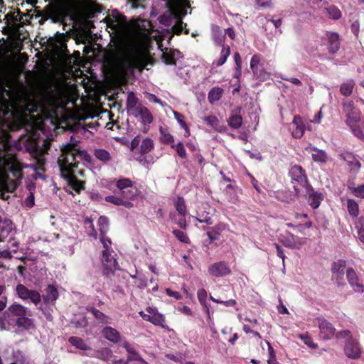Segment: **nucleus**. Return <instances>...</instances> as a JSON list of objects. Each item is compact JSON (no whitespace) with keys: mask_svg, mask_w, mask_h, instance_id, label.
<instances>
[{"mask_svg":"<svg viewBox=\"0 0 364 364\" xmlns=\"http://www.w3.org/2000/svg\"><path fill=\"white\" fill-rule=\"evenodd\" d=\"M58 165L62 177L67 181V191L79 192L83 188V182L77 179L76 174L83 176L84 171L79 168L80 162L87 166L90 156L85 151H80L73 146L68 145L62 150Z\"/></svg>","mask_w":364,"mask_h":364,"instance_id":"obj_1","label":"nucleus"},{"mask_svg":"<svg viewBox=\"0 0 364 364\" xmlns=\"http://www.w3.org/2000/svg\"><path fill=\"white\" fill-rule=\"evenodd\" d=\"M36 110L31 104L27 105L24 110H19L16 113L11 114V118L5 121V126L11 131H18L23 129L28 134L27 139H31L33 136L31 132L36 127V120L31 112Z\"/></svg>","mask_w":364,"mask_h":364,"instance_id":"obj_2","label":"nucleus"},{"mask_svg":"<svg viewBox=\"0 0 364 364\" xmlns=\"http://www.w3.org/2000/svg\"><path fill=\"white\" fill-rule=\"evenodd\" d=\"M4 167L0 172V195L4 198V192H13L16 188V183L9 180L6 171H10L16 178L21 177V171L23 168L28 167L23 164L20 160L14 156H9L4 160Z\"/></svg>","mask_w":364,"mask_h":364,"instance_id":"obj_3","label":"nucleus"},{"mask_svg":"<svg viewBox=\"0 0 364 364\" xmlns=\"http://www.w3.org/2000/svg\"><path fill=\"white\" fill-rule=\"evenodd\" d=\"M186 4L184 9H180L178 11L168 9L165 13L160 15L158 18L160 23L166 27H169L174 21V25L171 27V31L176 35H180L184 30V33L188 34L189 31L186 29V23L182 21V18L187 14L186 8L190 7V4L187 0H183Z\"/></svg>","mask_w":364,"mask_h":364,"instance_id":"obj_4","label":"nucleus"},{"mask_svg":"<svg viewBox=\"0 0 364 364\" xmlns=\"http://www.w3.org/2000/svg\"><path fill=\"white\" fill-rule=\"evenodd\" d=\"M111 240L109 237L101 238V245L103 250H102V263L103 264V274L106 277H110L114 274L115 270L119 269V265L117 263L114 256L110 251Z\"/></svg>","mask_w":364,"mask_h":364,"instance_id":"obj_5","label":"nucleus"},{"mask_svg":"<svg viewBox=\"0 0 364 364\" xmlns=\"http://www.w3.org/2000/svg\"><path fill=\"white\" fill-rule=\"evenodd\" d=\"M102 21L105 23L107 28H110L113 33H123L128 28L127 17L117 9H113L111 14L107 15Z\"/></svg>","mask_w":364,"mask_h":364,"instance_id":"obj_6","label":"nucleus"},{"mask_svg":"<svg viewBox=\"0 0 364 364\" xmlns=\"http://www.w3.org/2000/svg\"><path fill=\"white\" fill-rule=\"evenodd\" d=\"M50 148V143L47 141H43L42 144L40 145V141L33 142L27 148V150L31 153L32 156L36 160L38 168L43 170V166L45 163V154ZM31 167L36 170V166L32 165Z\"/></svg>","mask_w":364,"mask_h":364,"instance_id":"obj_7","label":"nucleus"},{"mask_svg":"<svg viewBox=\"0 0 364 364\" xmlns=\"http://www.w3.org/2000/svg\"><path fill=\"white\" fill-rule=\"evenodd\" d=\"M18 296L23 301H29L38 306L41 300L40 294L35 290L28 289L23 284H18L16 287Z\"/></svg>","mask_w":364,"mask_h":364,"instance_id":"obj_8","label":"nucleus"},{"mask_svg":"<svg viewBox=\"0 0 364 364\" xmlns=\"http://www.w3.org/2000/svg\"><path fill=\"white\" fill-rule=\"evenodd\" d=\"M346 266V262L343 259H338L332 264V280L334 281L339 287H343L346 285L344 282Z\"/></svg>","mask_w":364,"mask_h":364,"instance_id":"obj_9","label":"nucleus"},{"mask_svg":"<svg viewBox=\"0 0 364 364\" xmlns=\"http://www.w3.org/2000/svg\"><path fill=\"white\" fill-rule=\"evenodd\" d=\"M305 197L308 204L313 208L316 209L320 206L324 199V195L319 191L315 190L310 184L305 188Z\"/></svg>","mask_w":364,"mask_h":364,"instance_id":"obj_10","label":"nucleus"},{"mask_svg":"<svg viewBox=\"0 0 364 364\" xmlns=\"http://www.w3.org/2000/svg\"><path fill=\"white\" fill-rule=\"evenodd\" d=\"M292 182H296L304 188L309 186L305 170L299 165L292 166L289 171Z\"/></svg>","mask_w":364,"mask_h":364,"instance_id":"obj_11","label":"nucleus"},{"mask_svg":"<svg viewBox=\"0 0 364 364\" xmlns=\"http://www.w3.org/2000/svg\"><path fill=\"white\" fill-rule=\"evenodd\" d=\"M318 327L320 329V337L323 340H330L336 333V328L331 323L323 318H318Z\"/></svg>","mask_w":364,"mask_h":364,"instance_id":"obj_12","label":"nucleus"},{"mask_svg":"<svg viewBox=\"0 0 364 364\" xmlns=\"http://www.w3.org/2000/svg\"><path fill=\"white\" fill-rule=\"evenodd\" d=\"M209 274L215 277H222L231 273V270L228 263L221 261L211 264L208 269Z\"/></svg>","mask_w":364,"mask_h":364,"instance_id":"obj_13","label":"nucleus"},{"mask_svg":"<svg viewBox=\"0 0 364 364\" xmlns=\"http://www.w3.org/2000/svg\"><path fill=\"white\" fill-rule=\"evenodd\" d=\"M344 352L349 358L357 359L360 357L361 350L358 341L355 338L346 341Z\"/></svg>","mask_w":364,"mask_h":364,"instance_id":"obj_14","label":"nucleus"},{"mask_svg":"<svg viewBox=\"0 0 364 364\" xmlns=\"http://www.w3.org/2000/svg\"><path fill=\"white\" fill-rule=\"evenodd\" d=\"M346 277L349 284L353 287L355 292L363 293L364 286L359 282V278L357 273L353 268H348L346 271Z\"/></svg>","mask_w":364,"mask_h":364,"instance_id":"obj_15","label":"nucleus"},{"mask_svg":"<svg viewBox=\"0 0 364 364\" xmlns=\"http://www.w3.org/2000/svg\"><path fill=\"white\" fill-rule=\"evenodd\" d=\"M292 136L296 139L301 138L304 132V124L299 115H295L292 122Z\"/></svg>","mask_w":364,"mask_h":364,"instance_id":"obj_16","label":"nucleus"},{"mask_svg":"<svg viewBox=\"0 0 364 364\" xmlns=\"http://www.w3.org/2000/svg\"><path fill=\"white\" fill-rule=\"evenodd\" d=\"M103 336L114 343H117L121 341V335L118 331L110 326H105L102 330Z\"/></svg>","mask_w":364,"mask_h":364,"instance_id":"obj_17","label":"nucleus"},{"mask_svg":"<svg viewBox=\"0 0 364 364\" xmlns=\"http://www.w3.org/2000/svg\"><path fill=\"white\" fill-rule=\"evenodd\" d=\"M328 50L331 54H335L340 48L339 36L336 33H328Z\"/></svg>","mask_w":364,"mask_h":364,"instance_id":"obj_18","label":"nucleus"},{"mask_svg":"<svg viewBox=\"0 0 364 364\" xmlns=\"http://www.w3.org/2000/svg\"><path fill=\"white\" fill-rule=\"evenodd\" d=\"M182 58L181 53L178 50L170 49L163 53L162 59L166 65H176V60Z\"/></svg>","mask_w":364,"mask_h":364,"instance_id":"obj_19","label":"nucleus"},{"mask_svg":"<svg viewBox=\"0 0 364 364\" xmlns=\"http://www.w3.org/2000/svg\"><path fill=\"white\" fill-rule=\"evenodd\" d=\"M240 111L241 108L240 107H237L228 119V125L232 129H237L242 125V118L240 114Z\"/></svg>","mask_w":364,"mask_h":364,"instance_id":"obj_20","label":"nucleus"},{"mask_svg":"<svg viewBox=\"0 0 364 364\" xmlns=\"http://www.w3.org/2000/svg\"><path fill=\"white\" fill-rule=\"evenodd\" d=\"M46 293L43 295V299L46 304H53L58 298V291L53 285H48L46 288Z\"/></svg>","mask_w":364,"mask_h":364,"instance_id":"obj_21","label":"nucleus"},{"mask_svg":"<svg viewBox=\"0 0 364 364\" xmlns=\"http://www.w3.org/2000/svg\"><path fill=\"white\" fill-rule=\"evenodd\" d=\"M105 201L111 203L115 205H122L129 209L132 208L134 206L132 202L122 200L119 193L114 196H106Z\"/></svg>","mask_w":364,"mask_h":364,"instance_id":"obj_22","label":"nucleus"},{"mask_svg":"<svg viewBox=\"0 0 364 364\" xmlns=\"http://www.w3.org/2000/svg\"><path fill=\"white\" fill-rule=\"evenodd\" d=\"M8 311L10 312L13 316H16L18 318L21 317L23 316H27L26 308L17 303L11 304L9 307Z\"/></svg>","mask_w":364,"mask_h":364,"instance_id":"obj_23","label":"nucleus"},{"mask_svg":"<svg viewBox=\"0 0 364 364\" xmlns=\"http://www.w3.org/2000/svg\"><path fill=\"white\" fill-rule=\"evenodd\" d=\"M103 361L108 362L113 357L112 351L108 348H102L95 351L94 355Z\"/></svg>","mask_w":364,"mask_h":364,"instance_id":"obj_24","label":"nucleus"},{"mask_svg":"<svg viewBox=\"0 0 364 364\" xmlns=\"http://www.w3.org/2000/svg\"><path fill=\"white\" fill-rule=\"evenodd\" d=\"M138 99L133 92H129L127 95V107L128 112H136L140 107H136Z\"/></svg>","mask_w":364,"mask_h":364,"instance_id":"obj_25","label":"nucleus"},{"mask_svg":"<svg viewBox=\"0 0 364 364\" xmlns=\"http://www.w3.org/2000/svg\"><path fill=\"white\" fill-rule=\"evenodd\" d=\"M136 117L140 116L144 122L150 124L153 121V117L149 109L146 107H140L135 113L132 112Z\"/></svg>","mask_w":364,"mask_h":364,"instance_id":"obj_26","label":"nucleus"},{"mask_svg":"<svg viewBox=\"0 0 364 364\" xmlns=\"http://www.w3.org/2000/svg\"><path fill=\"white\" fill-rule=\"evenodd\" d=\"M98 225L100 227L99 230L100 232V242L101 243V238L102 237H106V233L109 229V220L108 218L105 216H100L98 219Z\"/></svg>","mask_w":364,"mask_h":364,"instance_id":"obj_27","label":"nucleus"},{"mask_svg":"<svg viewBox=\"0 0 364 364\" xmlns=\"http://www.w3.org/2000/svg\"><path fill=\"white\" fill-rule=\"evenodd\" d=\"M92 316L95 318L97 324L105 325L111 323V318L109 317L93 307Z\"/></svg>","mask_w":364,"mask_h":364,"instance_id":"obj_28","label":"nucleus"},{"mask_svg":"<svg viewBox=\"0 0 364 364\" xmlns=\"http://www.w3.org/2000/svg\"><path fill=\"white\" fill-rule=\"evenodd\" d=\"M346 117L347 125L356 124L360 121V112L358 109L355 108L353 110L347 112Z\"/></svg>","mask_w":364,"mask_h":364,"instance_id":"obj_29","label":"nucleus"},{"mask_svg":"<svg viewBox=\"0 0 364 364\" xmlns=\"http://www.w3.org/2000/svg\"><path fill=\"white\" fill-rule=\"evenodd\" d=\"M260 60L259 55H254L250 60V68L255 76L260 77Z\"/></svg>","mask_w":364,"mask_h":364,"instance_id":"obj_30","label":"nucleus"},{"mask_svg":"<svg viewBox=\"0 0 364 364\" xmlns=\"http://www.w3.org/2000/svg\"><path fill=\"white\" fill-rule=\"evenodd\" d=\"M223 227L221 225H217L214 227L209 228V230L207 232V235L210 242L218 240L219 236L223 231Z\"/></svg>","mask_w":364,"mask_h":364,"instance_id":"obj_31","label":"nucleus"},{"mask_svg":"<svg viewBox=\"0 0 364 364\" xmlns=\"http://www.w3.org/2000/svg\"><path fill=\"white\" fill-rule=\"evenodd\" d=\"M315 153L312 154V159L316 162L325 163L327 160V154L325 151L317 149L314 146L311 148Z\"/></svg>","mask_w":364,"mask_h":364,"instance_id":"obj_32","label":"nucleus"},{"mask_svg":"<svg viewBox=\"0 0 364 364\" xmlns=\"http://www.w3.org/2000/svg\"><path fill=\"white\" fill-rule=\"evenodd\" d=\"M16 325L18 328L23 329H31L33 327V323L31 319L26 317V316H23L19 317L16 320Z\"/></svg>","mask_w":364,"mask_h":364,"instance_id":"obj_33","label":"nucleus"},{"mask_svg":"<svg viewBox=\"0 0 364 364\" xmlns=\"http://www.w3.org/2000/svg\"><path fill=\"white\" fill-rule=\"evenodd\" d=\"M94 154L98 160L104 163L109 161L111 159L109 153L107 150L103 149H95Z\"/></svg>","mask_w":364,"mask_h":364,"instance_id":"obj_34","label":"nucleus"},{"mask_svg":"<svg viewBox=\"0 0 364 364\" xmlns=\"http://www.w3.org/2000/svg\"><path fill=\"white\" fill-rule=\"evenodd\" d=\"M354 82L353 80H348L341 85L340 92L344 96H350L353 92L354 87Z\"/></svg>","mask_w":364,"mask_h":364,"instance_id":"obj_35","label":"nucleus"},{"mask_svg":"<svg viewBox=\"0 0 364 364\" xmlns=\"http://www.w3.org/2000/svg\"><path fill=\"white\" fill-rule=\"evenodd\" d=\"M223 93V89L220 87L212 88L208 93V100L210 102L213 103L215 101H218Z\"/></svg>","mask_w":364,"mask_h":364,"instance_id":"obj_36","label":"nucleus"},{"mask_svg":"<svg viewBox=\"0 0 364 364\" xmlns=\"http://www.w3.org/2000/svg\"><path fill=\"white\" fill-rule=\"evenodd\" d=\"M347 208L349 214L353 217H357L359 212V208L358 203L352 200L348 199L347 201Z\"/></svg>","mask_w":364,"mask_h":364,"instance_id":"obj_37","label":"nucleus"},{"mask_svg":"<svg viewBox=\"0 0 364 364\" xmlns=\"http://www.w3.org/2000/svg\"><path fill=\"white\" fill-rule=\"evenodd\" d=\"M230 53V48L228 46L227 48L223 47L221 50L220 58L215 62H214L213 64H215L216 66L223 65L227 60V58L229 56Z\"/></svg>","mask_w":364,"mask_h":364,"instance_id":"obj_38","label":"nucleus"},{"mask_svg":"<svg viewBox=\"0 0 364 364\" xmlns=\"http://www.w3.org/2000/svg\"><path fill=\"white\" fill-rule=\"evenodd\" d=\"M154 147V142L151 139L146 138L144 139L140 146V152L143 154L149 153Z\"/></svg>","mask_w":364,"mask_h":364,"instance_id":"obj_39","label":"nucleus"},{"mask_svg":"<svg viewBox=\"0 0 364 364\" xmlns=\"http://www.w3.org/2000/svg\"><path fill=\"white\" fill-rule=\"evenodd\" d=\"M327 14L328 16L335 20H338L341 17V11L339 10V9L334 6L331 5L330 6L327 7L326 9Z\"/></svg>","mask_w":364,"mask_h":364,"instance_id":"obj_40","label":"nucleus"},{"mask_svg":"<svg viewBox=\"0 0 364 364\" xmlns=\"http://www.w3.org/2000/svg\"><path fill=\"white\" fill-rule=\"evenodd\" d=\"M159 132L161 134L160 139L161 141H163L165 144L173 143V136L171 134H170L166 129L161 127L159 129Z\"/></svg>","mask_w":364,"mask_h":364,"instance_id":"obj_41","label":"nucleus"},{"mask_svg":"<svg viewBox=\"0 0 364 364\" xmlns=\"http://www.w3.org/2000/svg\"><path fill=\"white\" fill-rule=\"evenodd\" d=\"M176 210L181 216H185L186 214V207L185 200L183 197H178L175 204Z\"/></svg>","mask_w":364,"mask_h":364,"instance_id":"obj_42","label":"nucleus"},{"mask_svg":"<svg viewBox=\"0 0 364 364\" xmlns=\"http://www.w3.org/2000/svg\"><path fill=\"white\" fill-rule=\"evenodd\" d=\"M116 186L119 191H122L132 187L133 183L129 178H123L117 181Z\"/></svg>","mask_w":364,"mask_h":364,"instance_id":"obj_43","label":"nucleus"},{"mask_svg":"<svg viewBox=\"0 0 364 364\" xmlns=\"http://www.w3.org/2000/svg\"><path fill=\"white\" fill-rule=\"evenodd\" d=\"M118 193L119 196L122 198V200H125L127 202H131L130 200L135 197V193L132 190L124 189L119 191Z\"/></svg>","mask_w":364,"mask_h":364,"instance_id":"obj_44","label":"nucleus"},{"mask_svg":"<svg viewBox=\"0 0 364 364\" xmlns=\"http://www.w3.org/2000/svg\"><path fill=\"white\" fill-rule=\"evenodd\" d=\"M171 147L176 149L178 156L181 159L187 158L186 151L182 142L179 141L176 144H171Z\"/></svg>","mask_w":364,"mask_h":364,"instance_id":"obj_45","label":"nucleus"},{"mask_svg":"<svg viewBox=\"0 0 364 364\" xmlns=\"http://www.w3.org/2000/svg\"><path fill=\"white\" fill-rule=\"evenodd\" d=\"M173 114H174L175 119L177 120L178 124L181 125V127L183 129H185L186 134L188 136L190 135L189 129L188 128L186 123L184 121V116L182 114L177 112H174Z\"/></svg>","mask_w":364,"mask_h":364,"instance_id":"obj_46","label":"nucleus"},{"mask_svg":"<svg viewBox=\"0 0 364 364\" xmlns=\"http://www.w3.org/2000/svg\"><path fill=\"white\" fill-rule=\"evenodd\" d=\"M173 234L180 242L186 244H188L190 242L188 235L183 231L174 230H173Z\"/></svg>","mask_w":364,"mask_h":364,"instance_id":"obj_47","label":"nucleus"},{"mask_svg":"<svg viewBox=\"0 0 364 364\" xmlns=\"http://www.w3.org/2000/svg\"><path fill=\"white\" fill-rule=\"evenodd\" d=\"M69 342L73 345L75 346L76 348L79 349H86L87 346L84 343V341L77 337H70L69 338Z\"/></svg>","mask_w":364,"mask_h":364,"instance_id":"obj_48","label":"nucleus"},{"mask_svg":"<svg viewBox=\"0 0 364 364\" xmlns=\"http://www.w3.org/2000/svg\"><path fill=\"white\" fill-rule=\"evenodd\" d=\"M350 127V129L353 134L358 137L359 139L364 141V134L359 126H357L355 124H352L351 125H348Z\"/></svg>","mask_w":364,"mask_h":364,"instance_id":"obj_49","label":"nucleus"},{"mask_svg":"<svg viewBox=\"0 0 364 364\" xmlns=\"http://www.w3.org/2000/svg\"><path fill=\"white\" fill-rule=\"evenodd\" d=\"M164 321L165 317L159 313H154L151 316V323L154 325L163 326Z\"/></svg>","mask_w":364,"mask_h":364,"instance_id":"obj_50","label":"nucleus"},{"mask_svg":"<svg viewBox=\"0 0 364 364\" xmlns=\"http://www.w3.org/2000/svg\"><path fill=\"white\" fill-rule=\"evenodd\" d=\"M334 336H336L337 339H346V341L353 338L351 332L349 330H343L335 333Z\"/></svg>","mask_w":364,"mask_h":364,"instance_id":"obj_51","label":"nucleus"},{"mask_svg":"<svg viewBox=\"0 0 364 364\" xmlns=\"http://www.w3.org/2000/svg\"><path fill=\"white\" fill-rule=\"evenodd\" d=\"M349 189L355 197L364 198V185H360L358 187L349 186Z\"/></svg>","mask_w":364,"mask_h":364,"instance_id":"obj_52","label":"nucleus"},{"mask_svg":"<svg viewBox=\"0 0 364 364\" xmlns=\"http://www.w3.org/2000/svg\"><path fill=\"white\" fill-rule=\"evenodd\" d=\"M339 157L347 162L350 166H353L355 161V156L350 152H344L339 154Z\"/></svg>","mask_w":364,"mask_h":364,"instance_id":"obj_53","label":"nucleus"},{"mask_svg":"<svg viewBox=\"0 0 364 364\" xmlns=\"http://www.w3.org/2000/svg\"><path fill=\"white\" fill-rule=\"evenodd\" d=\"M268 346V352H269V359L267 360V362L269 364H277V360H276V354L273 349V347L271 346L269 342H267Z\"/></svg>","mask_w":364,"mask_h":364,"instance_id":"obj_54","label":"nucleus"},{"mask_svg":"<svg viewBox=\"0 0 364 364\" xmlns=\"http://www.w3.org/2000/svg\"><path fill=\"white\" fill-rule=\"evenodd\" d=\"M342 106L343 112L346 114L347 112L353 110L356 107L354 106V103L350 100H343L342 102Z\"/></svg>","mask_w":364,"mask_h":364,"instance_id":"obj_55","label":"nucleus"},{"mask_svg":"<svg viewBox=\"0 0 364 364\" xmlns=\"http://www.w3.org/2000/svg\"><path fill=\"white\" fill-rule=\"evenodd\" d=\"M256 4L263 9L272 8V0H255Z\"/></svg>","mask_w":364,"mask_h":364,"instance_id":"obj_56","label":"nucleus"},{"mask_svg":"<svg viewBox=\"0 0 364 364\" xmlns=\"http://www.w3.org/2000/svg\"><path fill=\"white\" fill-rule=\"evenodd\" d=\"M199 223H205L208 225L213 224L212 218L209 215V213H203L200 218H197Z\"/></svg>","mask_w":364,"mask_h":364,"instance_id":"obj_57","label":"nucleus"},{"mask_svg":"<svg viewBox=\"0 0 364 364\" xmlns=\"http://www.w3.org/2000/svg\"><path fill=\"white\" fill-rule=\"evenodd\" d=\"M289 237L287 238L283 242V245L285 247H289V248H294L295 247V242H294V235L290 232H289Z\"/></svg>","mask_w":364,"mask_h":364,"instance_id":"obj_58","label":"nucleus"},{"mask_svg":"<svg viewBox=\"0 0 364 364\" xmlns=\"http://www.w3.org/2000/svg\"><path fill=\"white\" fill-rule=\"evenodd\" d=\"M197 295L200 303L205 304L206 303L207 291L204 289H199Z\"/></svg>","mask_w":364,"mask_h":364,"instance_id":"obj_59","label":"nucleus"},{"mask_svg":"<svg viewBox=\"0 0 364 364\" xmlns=\"http://www.w3.org/2000/svg\"><path fill=\"white\" fill-rule=\"evenodd\" d=\"M234 60L236 64V69L239 75H241V64L242 60L239 53L236 52L234 53Z\"/></svg>","mask_w":364,"mask_h":364,"instance_id":"obj_60","label":"nucleus"},{"mask_svg":"<svg viewBox=\"0 0 364 364\" xmlns=\"http://www.w3.org/2000/svg\"><path fill=\"white\" fill-rule=\"evenodd\" d=\"M205 122L207 124L211 126L212 127H215L218 124V118L213 115L205 117Z\"/></svg>","mask_w":364,"mask_h":364,"instance_id":"obj_61","label":"nucleus"},{"mask_svg":"<svg viewBox=\"0 0 364 364\" xmlns=\"http://www.w3.org/2000/svg\"><path fill=\"white\" fill-rule=\"evenodd\" d=\"M294 190L295 192L294 194H293L291 192L286 193L287 199L285 200V201L289 202L291 200H293L294 199L295 196H297L299 195V189L298 188V187L296 186H294Z\"/></svg>","mask_w":364,"mask_h":364,"instance_id":"obj_62","label":"nucleus"},{"mask_svg":"<svg viewBox=\"0 0 364 364\" xmlns=\"http://www.w3.org/2000/svg\"><path fill=\"white\" fill-rule=\"evenodd\" d=\"M39 309H41L43 311V314L48 321L53 320L52 316V310L49 309H43L41 304V303L37 306Z\"/></svg>","mask_w":364,"mask_h":364,"instance_id":"obj_63","label":"nucleus"},{"mask_svg":"<svg viewBox=\"0 0 364 364\" xmlns=\"http://www.w3.org/2000/svg\"><path fill=\"white\" fill-rule=\"evenodd\" d=\"M122 347H123L127 352L128 353V355H130L131 353H134V351H136L134 348V347L128 343L127 341H124L121 345Z\"/></svg>","mask_w":364,"mask_h":364,"instance_id":"obj_64","label":"nucleus"}]
</instances>
